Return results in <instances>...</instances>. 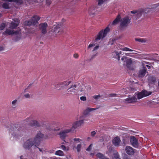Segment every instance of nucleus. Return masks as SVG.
I'll return each instance as SVG.
<instances>
[{
	"label": "nucleus",
	"mask_w": 159,
	"mask_h": 159,
	"mask_svg": "<svg viewBox=\"0 0 159 159\" xmlns=\"http://www.w3.org/2000/svg\"><path fill=\"white\" fill-rule=\"evenodd\" d=\"M10 126L9 133L15 138H20L26 132V125L13 123Z\"/></svg>",
	"instance_id": "obj_1"
},
{
	"label": "nucleus",
	"mask_w": 159,
	"mask_h": 159,
	"mask_svg": "<svg viewBox=\"0 0 159 159\" xmlns=\"http://www.w3.org/2000/svg\"><path fill=\"white\" fill-rule=\"evenodd\" d=\"M43 137V134L39 132L34 139L30 138L24 142L23 144V148L26 149L30 150L33 146L38 148L40 143V142Z\"/></svg>",
	"instance_id": "obj_2"
},
{
	"label": "nucleus",
	"mask_w": 159,
	"mask_h": 159,
	"mask_svg": "<svg viewBox=\"0 0 159 159\" xmlns=\"http://www.w3.org/2000/svg\"><path fill=\"white\" fill-rule=\"evenodd\" d=\"M40 19V18L38 16L34 15L29 20L25 21V24L28 26L35 25L36 24L38 23V21Z\"/></svg>",
	"instance_id": "obj_3"
},
{
	"label": "nucleus",
	"mask_w": 159,
	"mask_h": 159,
	"mask_svg": "<svg viewBox=\"0 0 159 159\" xmlns=\"http://www.w3.org/2000/svg\"><path fill=\"white\" fill-rule=\"evenodd\" d=\"M131 18L127 16L122 18L120 20V26L122 28H126L130 24Z\"/></svg>",
	"instance_id": "obj_4"
},
{
	"label": "nucleus",
	"mask_w": 159,
	"mask_h": 159,
	"mask_svg": "<svg viewBox=\"0 0 159 159\" xmlns=\"http://www.w3.org/2000/svg\"><path fill=\"white\" fill-rule=\"evenodd\" d=\"M104 37H103V30H102L100 31L97 35V37L95 39L93 40L92 41L93 43L89 44L88 47V48L94 46L95 44L97 43H95L96 41H98Z\"/></svg>",
	"instance_id": "obj_5"
},
{
	"label": "nucleus",
	"mask_w": 159,
	"mask_h": 159,
	"mask_svg": "<svg viewBox=\"0 0 159 159\" xmlns=\"http://www.w3.org/2000/svg\"><path fill=\"white\" fill-rule=\"evenodd\" d=\"M77 87V85L76 84L72 85L67 89V93L69 94H75L77 92V89H76Z\"/></svg>",
	"instance_id": "obj_6"
},
{
	"label": "nucleus",
	"mask_w": 159,
	"mask_h": 159,
	"mask_svg": "<svg viewBox=\"0 0 159 159\" xmlns=\"http://www.w3.org/2000/svg\"><path fill=\"white\" fill-rule=\"evenodd\" d=\"M83 122L84 121L83 120L76 121L72 124V127L69 129L71 132H73L75 129L78 127L80 126L83 123Z\"/></svg>",
	"instance_id": "obj_7"
},
{
	"label": "nucleus",
	"mask_w": 159,
	"mask_h": 159,
	"mask_svg": "<svg viewBox=\"0 0 159 159\" xmlns=\"http://www.w3.org/2000/svg\"><path fill=\"white\" fill-rule=\"evenodd\" d=\"M48 26L46 22L41 23L39 25V29L41 33L43 34H46L47 32V28Z\"/></svg>",
	"instance_id": "obj_8"
},
{
	"label": "nucleus",
	"mask_w": 159,
	"mask_h": 159,
	"mask_svg": "<svg viewBox=\"0 0 159 159\" xmlns=\"http://www.w3.org/2000/svg\"><path fill=\"white\" fill-rule=\"evenodd\" d=\"M130 141L131 144L135 148H138L139 146L138 141L134 136H131L130 138Z\"/></svg>",
	"instance_id": "obj_9"
},
{
	"label": "nucleus",
	"mask_w": 159,
	"mask_h": 159,
	"mask_svg": "<svg viewBox=\"0 0 159 159\" xmlns=\"http://www.w3.org/2000/svg\"><path fill=\"white\" fill-rule=\"evenodd\" d=\"M13 20L14 22L18 23H15V22L11 21L9 25V28L11 29H16L19 25L20 22V21L17 19Z\"/></svg>",
	"instance_id": "obj_10"
},
{
	"label": "nucleus",
	"mask_w": 159,
	"mask_h": 159,
	"mask_svg": "<svg viewBox=\"0 0 159 159\" xmlns=\"http://www.w3.org/2000/svg\"><path fill=\"white\" fill-rule=\"evenodd\" d=\"M125 150L126 153L129 155H133L135 152L134 149L129 146L126 147Z\"/></svg>",
	"instance_id": "obj_11"
},
{
	"label": "nucleus",
	"mask_w": 159,
	"mask_h": 159,
	"mask_svg": "<svg viewBox=\"0 0 159 159\" xmlns=\"http://www.w3.org/2000/svg\"><path fill=\"white\" fill-rule=\"evenodd\" d=\"M69 132H71L69 129H65L60 132L59 135L61 139H64L66 136V134Z\"/></svg>",
	"instance_id": "obj_12"
},
{
	"label": "nucleus",
	"mask_w": 159,
	"mask_h": 159,
	"mask_svg": "<svg viewBox=\"0 0 159 159\" xmlns=\"http://www.w3.org/2000/svg\"><path fill=\"white\" fill-rule=\"evenodd\" d=\"M147 69L145 67L143 66V69H140L138 73V76L140 77H144L146 73Z\"/></svg>",
	"instance_id": "obj_13"
},
{
	"label": "nucleus",
	"mask_w": 159,
	"mask_h": 159,
	"mask_svg": "<svg viewBox=\"0 0 159 159\" xmlns=\"http://www.w3.org/2000/svg\"><path fill=\"white\" fill-rule=\"evenodd\" d=\"M61 24L57 25L54 28L53 32L57 34H61L62 31V30L61 29Z\"/></svg>",
	"instance_id": "obj_14"
},
{
	"label": "nucleus",
	"mask_w": 159,
	"mask_h": 159,
	"mask_svg": "<svg viewBox=\"0 0 159 159\" xmlns=\"http://www.w3.org/2000/svg\"><path fill=\"white\" fill-rule=\"evenodd\" d=\"M137 99L135 97H129L128 98H126L125 100V102L126 103H131L136 102Z\"/></svg>",
	"instance_id": "obj_15"
},
{
	"label": "nucleus",
	"mask_w": 159,
	"mask_h": 159,
	"mask_svg": "<svg viewBox=\"0 0 159 159\" xmlns=\"http://www.w3.org/2000/svg\"><path fill=\"white\" fill-rule=\"evenodd\" d=\"M121 140L119 137H116L114 138L112 140V143L116 146H118L119 145Z\"/></svg>",
	"instance_id": "obj_16"
},
{
	"label": "nucleus",
	"mask_w": 159,
	"mask_h": 159,
	"mask_svg": "<svg viewBox=\"0 0 159 159\" xmlns=\"http://www.w3.org/2000/svg\"><path fill=\"white\" fill-rule=\"evenodd\" d=\"M132 61L131 58L127 59L126 61V66L130 70H133L134 68L132 66Z\"/></svg>",
	"instance_id": "obj_17"
},
{
	"label": "nucleus",
	"mask_w": 159,
	"mask_h": 159,
	"mask_svg": "<svg viewBox=\"0 0 159 159\" xmlns=\"http://www.w3.org/2000/svg\"><path fill=\"white\" fill-rule=\"evenodd\" d=\"M30 125L32 127H39L41 126L39 123L36 120H33L30 121L29 123Z\"/></svg>",
	"instance_id": "obj_18"
},
{
	"label": "nucleus",
	"mask_w": 159,
	"mask_h": 159,
	"mask_svg": "<svg viewBox=\"0 0 159 159\" xmlns=\"http://www.w3.org/2000/svg\"><path fill=\"white\" fill-rule=\"evenodd\" d=\"M121 16L120 15H118L116 18L113 20L112 22V24L115 25L117 24L120 21Z\"/></svg>",
	"instance_id": "obj_19"
},
{
	"label": "nucleus",
	"mask_w": 159,
	"mask_h": 159,
	"mask_svg": "<svg viewBox=\"0 0 159 159\" xmlns=\"http://www.w3.org/2000/svg\"><path fill=\"white\" fill-rule=\"evenodd\" d=\"M95 12V8L93 6L90 7L88 10V12L90 15H93Z\"/></svg>",
	"instance_id": "obj_20"
},
{
	"label": "nucleus",
	"mask_w": 159,
	"mask_h": 159,
	"mask_svg": "<svg viewBox=\"0 0 159 159\" xmlns=\"http://www.w3.org/2000/svg\"><path fill=\"white\" fill-rule=\"evenodd\" d=\"M7 34L9 35H12L14 34L13 30L7 29L3 33V34Z\"/></svg>",
	"instance_id": "obj_21"
},
{
	"label": "nucleus",
	"mask_w": 159,
	"mask_h": 159,
	"mask_svg": "<svg viewBox=\"0 0 159 159\" xmlns=\"http://www.w3.org/2000/svg\"><path fill=\"white\" fill-rule=\"evenodd\" d=\"M96 156L98 158L101 159H109L104 156L101 153H98L96 154Z\"/></svg>",
	"instance_id": "obj_22"
},
{
	"label": "nucleus",
	"mask_w": 159,
	"mask_h": 159,
	"mask_svg": "<svg viewBox=\"0 0 159 159\" xmlns=\"http://www.w3.org/2000/svg\"><path fill=\"white\" fill-rule=\"evenodd\" d=\"M71 83L70 81H65L61 83L60 85H61V87H64V86L68 85Z\"/></svg>",
	"instance_id": "obj_23"
},
{
	"label": "nucleus",
	"mask_w": 159,
	"mask_h": 159,
	"mask_svg": "<svg viewBox=\"0 0 159 159\" xmlns=\"http://www.w3.org/2000/svg\"><path fill=\"white\" fill-rule=\"evenodd\" d=\"M98 108H91V107H88L86 110L85 112H87V113H86V114H88L89 112H90L91 111H93L95 110L98 109Z\"/></svg>",
	"instance_id": "obj_24"
},
{
	"label": "nucleus",
	"mask_w": 159,
	"mask_h": 159,
	"mask_svg": "<svg viewBox=\"0 0 159 159\" xmlns=\"http://www.w3.org/2000/svg\"><path fill=\"white\" fill-rule=\"evenodd\" d=\"M148 81L149 82H154L156 81V79L152 76H149L148 78Z\"/></svg>",
	"instance_id": "obj_25"
},
{
	"label": "nucleus",
	"mask_w": 159,
	"mask_h": 159,
	"mask_svg": "<svg viewBox=\"0 0 159 159\" xmlns=\"http://www.w3.org/2000/svg\"><path fill=\"white\" fill-rule=\"evenodd\" d=\"M142 93H143L144 97L149 96L151 94L152 92H148L145 90L142 91Z\"/></svg>",
	"instance_id": "obj_26"
},
{
	"label": "nucleus",
	"mask_w": 159,
	"mask_h": 159,
	"mask_svg": "<svg viewBox=\"0 0 159 159\" xmlns=\"http://www.w3.org/2000/svg\"><path fill=\"white\" fill-rule=\"evenodd\" d=\"M110 31V29L108 27H107L106 29H105L104 31L103 30V37H105L107 33Z\"/></svg>",
	"instance_id": "obj_27"
},
{
	"label": "nucleus",
	"mask_w": 159,
	"mask_h": 159,
	"mask_svg": "<svg viewBox=\"0 0 159 159\" xmlns=\"http://www.w3.org/2000/svg\"><path fill=\"white\" fill-rule=\"evenodd\" d=\"M135 40L136 41L139 42L141 43H145L146 41V40L145 39L140 38H135Z\"/></svg>",
	"instance_id": "obj_28"
},
{
	"label": "nucleus",
	"mask_w": 159,
	"mask_h": 159,
	"mask_svg": "<svg viewBox=\"0 0 159 159\" xmlns=\"http://www.w3.org/2000/svg\"><path fill=\"white\" fill-rule=\"evenodd\" d=\"M55 154L59 156H63L64 155V153L63 151L60 150L56 151Z\"/></svg>",
	"instance_id": "obj_29"
},
{
	"label": "nucleus",
	"mask_w": 159,
	"mask_h": 159,
	"mask_svg": "<svg viewBox=\"0 0 159 159\" xmlns=\"http://www.w3.org/2000/svg\"><path fill=\"white\" fill-rule=\"evenodd\" d=\"M142 11H131V13L132 14H135L137 13L138 15L140 16L142 15Z\"/></svg>",
	"instance_id": "obj_30"
},
{
	"label": "nucleus",
	"mask_w": 159,
	"mask_h": 159,
	"mask_svg": "<svg viewBox=\"0 0 159 159\" xmlns=\"http://www.w3.org/2000/svg\"><path fill=\"white\" fill-rule=\"evenodd\" d=\"M137 97L138 99H140L144 97L142 91L137 94Z\"/></svg>",
	"instance_id": "obj_31"
},
{
	"label": "nucleus",
	"mask_w": 159,
	"mask_h": 159,
	"mask_svg": "<svg viewBox=\"0 0 159 159\" xmlns=\"http://www.w3.org/2000/svg\"><path fill=\"white\" fill-rule=\"evenodd\" d=\"M114 157L115 159H121L117 152L114 153Z\"/></svg>",
	"instance_id": "obj_32"
},
{
	"label": "nucleus",
	"mask_w": 159,
	"mask_h": 159,
	"mask_svg": "<svg viewBox=\"0 0 159 159\" xmlns=\"http://www.w3.org/2000/svg\"><path fill=\"white\" fill-rule=\"evenodd\" d=\"M121 50L123 51L132 52L134 50L131 49L127 47H125L121 49Z\"/></svg>",
	"instance_id": "obj_33"
},
{
	"label": "nucleus",
	"mask_w": 159,
	"mask_h": 159,
	"mask_svg": "<svg viewBox=\"0 0 159 159\" xmlns=\"http://www.w3.org/2000/svg\"><path fill=\"white\" fill-rule=\"evenodd\" d=\"M81 147L82 145L81 144H79L77 145L76 149L78 152H79L80 151Z\"/></svg>",
	"instance_id": "obj_34"
},
{
	"label": "nucleus",
	"mask_w": 159,
	"mask_h": 159,
	"mask_svg": "<svg viewBox=\"0 0 159 159\" xmlns=\"http://www.w3.org/2000/svg\"><path fill=\"white\" fill-rule=\"evenodd\" d=\"M2 7L5 9H9V6L8 4L6 3H4L2 5Z\"/></svg>",
	"instance_id": "obj_35"
},
{
	"label": "nucleus",
	"mask_w": 159,
	"mask_h": 159,
	"mask_svg": "<svg viewBox=\"0 0 159 159\" xmlns=\"http://www.w3.org/2000/svg\"><path fill=\"white\" fill-rule=\"evenodd\" d=\"M116 54V57L118 60L119 61L120 60V57L119 55V53L118 52H115Z\"/></svg>",
	"instance_id": "obj_36"
},
{
	"label": "nucleus",
	"mask_w": 159,
	"mask_h": 159,
	"mask_svg": "<svg viewBox=\"0 0 159 159\" xmlns=\"http://www.w3.org/2000/svg\"><path fill=\"white\" fill-rule=\"evenodd\" d=\"M5 26V24L4 23H2L0 26V30H2L4 29Z\"/></svg>",
	"instance_id": "obj_37"
},
{
	"label": "nucleus",
	"mask_w": 159,
	"mask_h": 159,
	"mask_svg": "<svg viewBox=\"0 0 159 159\" xmlns=\"http://www.w3.org/2000/svg\"><path fill=\"white\" fill-rule=\"evenodd\" d=\"M17 102V100L16 99L12 102L11 103L13 106V107H16V104Z\"/></svg>",
	"instance_id": "obj_38"
},
{
	"label": "nucleus",
	"mask_w": 159,
	"mask_h": 159,
	"mask_svg": "<svg viewBox=\"0 0 159 159\" xmlns=\"http://www.w3.org/2000/svg\"><path fill=\"white\" fill-rule=\"evenodd\" d=\"M16 2H15L17 4L20 5L23 2L22 0H16Z\"/></svg>",
	"instance_id": "obj_39"
},
{
	"label": "nucleus",
	"mask_w": 159,
	"mask_h": 159,
	"mask_svg": "<svg viewBox=\"0 0 159 159\" xmlns=\"http://www.w3.org/2000/svg\"><path fill=\"white\" fill-rule=\"evenodd\" d=\"M92 147V144H91L86 149V151L88 152L90 151L91 150Z\"/></svg>",
	"instance_id": "obj_40"
},
{
	"label": "nucleus",
	"mask_w": 159,
	"mask_h": 159,
	"mask_svg": "<svg viewBox=\"0 0 159 159\" xmlns=\"http://www.w3.org/2000/svg\"><path fill=\"white\" fill-rule=\"evenodd\" d=\"M20 30H17L15 31H13L14 34L15 35H17L19 34V33L20 32Z\"/></svg>",
	"instance_id": "obj_41"
},
{
	"label": "nucleus",
	"mask_w": 159,
	"mask_h": 159,
	"mask_svg": "<svg viewBox=\"0 0 159 159\" xmlns=\"http://www.w3.org/2000/svg\"><path fill=\"white\" fill-rule=\"evenodd\" d=\"M73 140L75 141H77V143L80 142L81 141V140L79 138H74Z\"/></svg>",
	"instance_id": "obj_42"
},
{
	"label": "nucleus",
	"mask_w": 159,
	"mask_h": 159,
	"mask_svg": "<svg viewBox=\"0 0 159 159\" xmlns=\"http://www.w3.org/2000/svg\"><path fill=\"white\" fill-rule=\"evenodd\" d=\"M94 98L96 100H97L100 97V95H95L93 96Z\"/></svg>",
	"instance_id": "obj_43"
},
{
	"label": "nucleus",
	"mask_w": 159,
	"mask_h": 159,
	"mask_svg": "<svg viewBox=\"0 0 159 159\" xmlns=\"http://www.w3.org/2000/svg\"><path fill=\"white\" fill-rule=\"evenodd\" d=\"M80 99L81 101H84L86 100V98L85 96H82L80 97Z\"/></svg>",
	"instance_id": "obj_44"
},
{
	"label": "nucleus",
	"mask_w": 159,
	"mask_h": 159,
	"mask_svg": "<svg viewBox=\"0 0 159 159\" xmlns=\"http://www.w3.org/2000/svg\"><path fill=\"white\" fill-rule=\"evenodd\" d=\"M117 95L115 93H111L109 94L110 97H115Z\"/></svg>",
	"instance_id": "obj_45"
},
{
	"label": "nucleus",
	"mask_w": 159,
	"mask_h": 159,
	"mask_svg": "<svg viewBox=\"0 0 159 159\" xmlns=\"http://www.w3.org/2000/svg\"><path fill=\"white\" fill-rule=\"evenodd\" d=\"M96 134V132L95 131H93L91 132V135L92 137L94 136H95V134Z\"/></svg>",
	"instance_id": "obj_46"
},
{
	"label": "nucleus",
	"mask_w": 159,
	"mask_h": 159,
	"mask_svg": "<svg viewBox=\"0 0 159 159\" xmlns=\"http://www.w3.org/2000/svg\"><path fill=\"white\" fill-rule=\"evenodd\" d=\"M83 88H82L81 87H79L78 89H77V92H78L79 91H80V92H82L83 91Z\"/></svg>",
	"instance_id": "obj_47"
},
{
	"label": "nucleus",
	"mask_w": 159,
	"mask_h": 159,
	"mask_svg": "<svg viewBox=\"0 0 159 159\" xmlns=\"http://www.w3.org/2000/svg\"><path fill=\"white\" fill-rule=\"evenodd\" d=\"M99 48V45L96 46L93 48V51H94L97 50Z\"/></svg>",
	"instance_id": "obj_48"
},
{
	"label": "nucleus",
	"mask_w": 159,
	"mask_h": 159,
	"mask_svg": "<svg viewBox=\"0 0 159 159\" xmlns=\"http://www.w3.org/2000/svg\"><path fill=\"white\" fill-rule=\"evenodd\" d=\"M61 148L62 150H66V147L63 145H62L61 146Z\"/></svg>",
	"instance_id": "obj_49"
},
{
	"label": "nucleus",
	"mask_w": 159,
	"mask_h": 159,
	"mask_svg": "<svg viewBox=\"0 0 159 159\" xmlns=\"http://www.w3.org/2000/svg\"><path fill=\"white\" fill-rule=\"evenodd\" d=\"M48 129L50 131H51L52 130V131H53V130L57 131V130H59L60 129V128H57V129Z\"/></svg>",
	"instance_id": "obj_50"
},
{
	"label": "nucleus",
	"mask_w": 159,
	"mask_h": 159,
	"mask_svg": "<svg viewBox=\"0 0 159 159\" xmlns=\"http://www.w3.org/2000/svg\"><path fill=\"white\" fill-rule=\"evenodd\" d=\"M73 57L75 58H77L79 57V55L78 54L75 53L74 54Z\"/></svg>",
	"instance_id": "obj_51"
},
{
	"label": "nucleus",
	"mask_w": 159,
	"mask_h": 159,
	"mask_svg": "<svg viewBox=\"0 0 159 159\" xmlns=\"http://www.w3.org/2000/svg\"><path fill=\"white\" fill-rule=\"evenodd\" d=\"M46 2L48 5H49L51 3V1L49 0H46Z\"/></svg>",
	"instance_id": "obj_52"
},
{
	"label": "nucleus",
	"mask_w": 159,
	"mask_h": 159,
	"mask_svg": "<svg viewBox=\"0 0 159 159\" xmlns=\"http://www.w3.org/2000/svg\"><path fill=\"white\" fill-rule=\"evenodd\" d=\"M127 58V57L125 56H123L121 58V60L124 61Z\"/></svg>",
	"instance_id": "obj_53"
},
{
	"label": "nucleus",
	"mask_w": 159,
	"mask_h": 159,
	"mask_svg": "<svg viewBox=\"0 0 159 159\" xmlns=\"http://www.w3.org/2000/svg\"><path fill=\"white\" fill-rule=\"evenodd\" d=\"M123 159H131L128 157L127 155H125L124 156L123 158Z\"/></svg>",
	"instance_id": "obj_54"
},
{
	"label": "nucleus",
	"mask_w": 159,
	"mask_h": 159,
	"mask_svg": "<svg viewBox=\"0 0 159 159\" xmlns=\"http://www.w3.org/2000/svg\"><path fill=\"white\" fill-rule=\"evenodd\" d=\"M24 96L26 98H29L30 97V95L29 93L25 94Z\"/></svg>",
	"instance_id": "obj_55"
},
{
	"label": "nucleus",
	"mask_w": 159,
	"mask_h": 159,
	"mask_svg": "<svg viewBox=\"0 0 159 159\" xmlns=\"http://www.w3.org/2000/svg\"><path fill=\"white\" fill-rule=\"evenodd\" d=\"M4 47L3 46H0V52L3 51L4 50Z\"/></svg>",
	"instance_id": "obj_56"
},
{
	"label": "nucleus",
	"mask_w": 159,
	"mask_h": 159,
	"mask_svg": "<svg viewBox=\"0 0 159 159\" xmlns=\"http://www.w3.org/2000/svg\"><path fill=\"white\" fill-rule=\"evenodd\" d=\"M32 85V84H31L29 85L28 86V87L25 89V91L26 92L28 89L30 87V86Z\"/></svg>",
	"instance_id": "obj_57"
},
{
	"label": "nucleus",
	"mask_w": 159,
	"mask_h": 159,
	"mask_svg": "<svg viewBox=\"0 0 159 159\" xmlns=\"http://www.w3.org/2000/svg\"><path fill=\"white\" fill-rule=\"evenodd\" d=\"M7 1L8 2H16V0H7Z\"/></svg>",
	"instance_id": "obj_58"
},
{
	"label": "nucleus",
	"mask_w": 159,
	"mask_h": 159,
	"mask_svg": "<svg viewBox=\"0 0 159 159\" xmlns=\"http://www.w3.org/2000/svg\"><path fill=\"white\" fill-rule=\"evenodd\" d=\"M20 39V37L16 36V37L15 41H17L18 40Z\"/></svg>",
	"instance_id": "obj_59"
},
{
	"label": "nucleus",
	"mask_w": 159,
	"mask_h": 159,
	"mask_svg": "<svg viewBox=\"0 0 159 159\" xmlns=\"http://www.w3.org/2000/svg\"><path fill=\"white\" fill-rule=\"evenodd\" d=\"M37 148L39 149V151L40 152H43V148H40L38 147V148Z\"/></svg>",
	"instance_id": "obj_60"
},
{
	"label": "nucleus",
	"mask_w": 159,
	"mask_h": 159,
	"mask_svg": "<svg viewBox=\"0 0 159 159\" xmlns=\"http://www.w3.org/2000/svg\"><path fill=\"white\" fill-rule=\"evenodd\" d=\"M20 158V159H27V158H24V157L23 156H21Z\"/></svg>",
	"instance_id": "obj_61"
},
{
	"label": "nucleus",
	"mask_w": 159,
	"mask_h": 159,
	"mask_svg": "<svg viewBox=\"0 0 159 159\" xmlns=\"http://www.w3.org/2000/svg\"><path fill=\"white\" fill-rule=\"evenodd\" d=\"M154 7H157L158 6H159V3L157 4H154Z\"/></svg>",
	"instance_id": "obj_62"
},
{
	"label": "nucleus",
	"mask_w": 159,
	"mask_h": 159,
	"mask_svg": "<svg viewBox=\"0 0 159 159\" xmlns=\"http://www.w3.org/2000/svg\"><path fill=\"white\" fill-rule=\"evenodd\" d=\"M146 66L148 68V69H150V68H151V67L150 66L148 65H146Z\"/></svg>",
	"instance_id": "obj_63"
},
{
	"label": "nucleus",
	"mask_w": 159,
	"mask_h": 159,
	"mask_svg": "<svg viewBox=\"0 0 159 159\" xmlns=\"http://www.w3.org/2000/svg\"><path fill=\"white\" fill-rule=\"evenodd\" d=\"M91 139V138L90 137H88L87 138V140L88 141H89L90 139Z\"/></svg>",
	"instance_id": "obj_64"
}]
</instances>
